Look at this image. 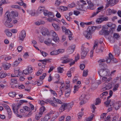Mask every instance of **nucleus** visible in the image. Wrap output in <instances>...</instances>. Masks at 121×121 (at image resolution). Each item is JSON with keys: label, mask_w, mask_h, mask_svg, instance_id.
Segmentation results:
<instances>
[{"label": "nucleus", "mask_w": 121, "mask_h": 121, "mask_svg": "<svg viewBox=\"0 0 121 121\" xmlns=\"http://www.w3.org/2000/svg\"><path fill=\"white\" fill-rule=\"evenodd\" d=\"M99 34L100 35L108 36L109 35V32L108 30H102L99 31Z\"/></svg>", "instance_id": "ddd939ff"}, {"label": "nucleus", "mask_w": 121, "mask_h": 121, "mask_svg": "<svg viewBox=\"0 0 121 121\" xmlns=\"http://www.w3.org/2000/svg\"><path fill=\"white\" fill-rule=\"evenodd\" d=\"M40 51L42 55L44 57H46L48 55L47 53L44 52L40 50Z\"/></svg>", "instance_id": "8fccbe9b"}, {"label": "nucleus", "mask_w": 121, "mask_h": 121, "mask_svg": "<svg viewBox=\"0 0 121 121\" xmlns=\"http://www.w3.org/2000/svg\"><path fill=\"white\" fill-rule=\"evenodd\" d=\"M52 25L54 27L55 30H56L58 31L60 29V27L55 24H52Z\"/></svg>", "instance_id": "a211bd4d"}, {"label": "nucleus", "mask_w": 121, "mask_h": 121, "mask_svg": "<svg viewBox=\"0 0 121 121\" xmlns=\"http://www.w3.org/2000/svg\"><path fill=\"white\" fill-rule=\"evenodd\" d=\"M68 104L67 103H63L62 104L59 108L60 111V112H62L64 111L67 108Z\"/></svg>", "instance_id": "9b49d317"}, {"label": "nucleus", "mask_w": 121, "mask_h": 121, "mask_svg": "<svg viewBox=\"0 0 121 121\" xmlns=\"http://www.w3.org/2000/svg\"><path fill=\"white\" fill-rule=\"evenodd\" d=\"M5 70H7L11 66V64L9 63H7L4 64L3 65Z\"/></svg>", "instance_id": "2eb2a0df"}, {"label": "nucleus", "mask_w": 121, "mask_h": 121, "mask_svg": "<svg viewBox=\"0 0 121 121\" xmlns=\"http://www.w3.org/2000/svg\"><path fill=\"white\" fill-rule=\"evenodd\" d=\"M59 116V114L58 112H56L52 118L51 119L52 121H53L56 118Z\"/></svg>", "instance_id": "b1692460"}, {"label": "nucleus", "mask_w": 121, "mask_h": 121, "mask_svg": "<svg viewBox=\"0 0 121 121\" xmlns=\"http://www.w3.org/2000/svg\"><path fill=\"white\" fill-rule=\"evenodd\" d=\"M1 3H2L3 4L9 3L8 1L7 0H1Z\"/></svg>", "instance_id": "052dcab7"}, {"label": "nucleus", "mask_w": 121, "mask_h": 121, "mask_svg": "<svg viewBox=\"0 0 121 121\" xmlns=\"http://www.w3.org/2000/svg\"><path fill=\"white\" fill-rule=\"evenodd\" d=\"M86 95L85 94H82L80 97L79 99L80 100H82L84 99L86 97Z\"/></svg>", "instance_id": "6e6d98bb"}, {"label": "nucleus", "mask_w": 121, "mask_h": 121, "mask_svg": "<svg viewBox=\"0 0 121 121\" xmlns=\"http://www.w3.org/2000/svg\"><path fill=\"white\" fill-rule=\"evenodd\" d=\"M25 37V36H23L20 35L19 37V38L20 40L23 41Z\"/></svg>", "instance_id": "338daca9"}, {"label": "nucleus", "mask_w": 121, "mask_h": 121, "mask_svg": "<svg viewBox=\"0 0 121 121\" xmlns=\"http://www.w3.org/2000/svg\"><path fill=\"white\" fill-rule=\"evenodd\" d=\"M106 59L107 63H109L110 62L111 60L113 59V57L112 54L110 53L108 55V56L106 57Z\"/></svg>", "instance_id": "f8f14e48"}, {"label": "nucleus", "mask_w": 121, "mask_h": 121, "mask_svg": "<svg viewBox=\"0 0 121 121\" xmlns=\"http://www.w3.org/2000/svg\"><path fill=\"white\" fill-rule=\"evenodd\" d=\"M20 35L26 36V33L25 31L24 30H22L21 32Z\"/></svg>", "instance_id": "0e129e2a"}, {"label": "nucleus", "mask_w": 121, "mask_h": 121, "mask_svg": "<svg viewBox=\"0 0 121 121\" xmlns=\"http://www.w3.org/2000/svg\"><path fill=\"white\" fill-rule=\"evenodd\" d=\"M88 71L87 70H84L83 73V76H86L88 75Z\"/></svg>", "instance_id": "13d9d810"}, {"label": "nucleus", "mask_w": 121, "mask_h": 121, "mask_svg": "<svg viewBox=\"0 0 121 121\" xmlns=\"http://www.w3.org/2000/svg\"><path fill=\"white\" fill-rule=\"evenodd\" d=\"M119 87V84H117L114 87L112 90L113 91H115L117 90L118 88Z\"/></svg>", "instance_id": "473e14b6"}, {"label": "nucleus", "mask_w": 121, "mask_h": 121, "mask_svg": "<svg viewBox=\"0 0 121 121\" xmlns=\"http://www.w3.org/2000/svg\"><path fill=\"white\" fill-rule=\"evenodd\" d=\"M101 103V100L100 98H98L96 99L95 105H97Z\"/></svg>", "instance_id": "c9c22d12"}, {"label": "nucleus", "mask_w": 121, "mask_h": 121, "mask_svg": "<svg viewBox=\"0 0 121 121\" xmlns=\"http://www.w3.org/2000/svg\"><path fill=\"white\" fill-rule=\"evenodd\" d=\"M75 46L74 45H72L71 46H70L69 48L70 49H72L71 52H73L74 50L75 49Z\"/></svg>", "instance_id": "5fc2aeb1"}, {"label": "nucleus", "mask_w": 121, "mask_h": 121, "mask_svg": "<svg viewBox=\"0 0 121 121\" xmlns=\"http://www.w3.org/2000/svg\"><path fill=\"white\" fill-rule=\"evenodd\" d=\"M107 25L108 27H111L113 29H114L116 27V26L115 24H113L111 22L108 23Z\"/></svg>", "instance_id": "6ab92c4d"}, {"label": "nucleus", "mask_w": 121, "mask_h": 121, "mask_svg": "<svg viewBox=\"0 0 121 121\" xmlns=\"http://www.w3.org/2000/svg\"><path fill=\"white\" fill-rule=\"evenodd\" d=\"M43 35L45 36L46 35V34L48 35L49 34V32L47 29H45L43 30L42 32Z\"/></svg>", "instance_id": "5701e85b"}, {"label": "nucleus", "mask_w": 121, "mask_h": 121, "mask_svg": "<svg viewBox=\"0 0 121 121\" xmlns=\"http://www.w3.org/2000/svg\"><path fill=\"white\" fill-rule=\"evenodd\" d=\"M43 69H41L38 70L36 73V75L37 76H39V75L43 73Z\"/></svg>", "instance_id": "e433bc0d"}, {"label": "nucleus", "mask_w": 121, "mask_h": 121, "mask_svg": "<svg viewBox=\"0 0 121 121\" xmlns=\"http://www.w3.org/2000/svg\"><path fill=\"white\" fill-rule=\"evenodd\" d=\"M11 13L13 16V17L14 18L16 17H17L18 16V13L17 12L12 11L11 12Z\"/></svg>", "instance_id": "a878e982"}, {"label": "nucleus", "mask_w": 121, "mask_h": 121, "mask_svg": "<svg viewBox=\"0 0 121 121\" xmlns=\"http://www.w3.org/2000/svg\"><path fill=\"white\" fill-rule=\"evenodd\" d=\"M66 35H69L68 37L70 40H72L73 38V36H72V33L70 31H69V32H68V34Z\"/></svg>", "instance_id": "c756f323"}, {"label": "nucleus", "mask_w": 121, "mask_h": 121, "mask_svg": "<svg viewBox=\"0 0 121 121\" xmlns=\"http://www.w3.org/2000/svg\"><path fill=\"white\" fill-rule=\"evenodd\" d=\"M4 25L7 27H11L13 26V25L10 22L5 23Z\"/></svg>", "instance_id": "7c9ffc66"}, {"label": "nucleus", "mask_w": 121, "mask_h": 121, "mask_svg": "<svg viewBox=\"0 0 121 121\" xmlns=\"http://www.w3.org/2000/svg\"><path fill=\"white\" fill-rule=\"evenodd\" d=\"M81 87V86H77V85H75L74 86V89L73 91V93H75L76 91H77L78 89Z\"/></svg>", "instance_id": "cd10ccee"}, {"label": "nucleus", "mask_w": 121, "mask_h": 121, "mask_svg": "<svg viewBox=\"0 0 121 121\" xmlns=\"http://www.w3.org/2000/svg\"><path fill=\"white\" fill-rule=\"evenodd\" d=\"M103 21L102 17L98 18L96 21V22L98 24L101 23Z\"/></svg>", "instance_id": "79ce46f5"}, {"label": "nucleus", "mask_w": 121, "mask_h": 121, "mask_svg": "<svg viewBox=\"0 0 121 121\" xmlns=\"http://www.w3.org/2000/svg\"><path fill=\"white\" fill-rule=\"evenodd\" d=\"M39 61L42 62V63L44 65H45L46 64V62L49 61V60L48 59H45L43 60H40Z\"/></svg>", "instance_id": "393cba45"}, {"label": "nucleus", "mask_w": 121, "mask_h": 121, "mask_svg": "<svg viewBox=\"0 0 121 121\" xmlns=\"http://www.w3.org/2000/svg\"><path fill=\"white\" fill-rule=\"evenodd\" d=\"M50 113H48L47 115L45 116L43 118L46 121H47L48 119L50 118L51 117L49 116Z\"/></svg>", "instance_id": "f704fd0d"}, {"label": "nucleus", "mask_w": 121, "mask_h": 121, "mask_svg": "<svg viewBox=\"0 0 121 121\" xmlns=\"http://www.w3.org/2000/svg\"><path fill=\"white\" fill-rule=\"evenodd\" d=\"M113 0H107V2L108 4H110L111 6H112L115 5L116 4Z\"/></svg>", "instance_id": "aec40b11"}, {"label": "nucleus", "mask_w": 121, "mask_h": 121, "mask_svg": "<svg viewBox=\"0 0 121 121\" xmlns=\"http://www.w3.org/2000/svg\"><path fill=\"white\" fill-rule=\"evenodd\" d=\"M113 36L114 37L117 39H118L120 37L119 34L117 33H114Z\"/></svg>", "instance_id": "bf43d9fd"}, {"label": "nucleus", "mask_w": 121, "mask_h": 121, "mask_svg": "<svg viewBox=\"0 0 121 121\" xmlns=\"http://www.w3.org/2000/svg\"><path fill=\"white\" fill-rule=\"evenodd\" d=\"M60 9L61 11H64L67 10L68 9V8L67 7L61 6L60 7Z\"/></svg>", "instance_id": "58836bf2"}, {"label": "nucleus", "mask_w": 121, "mask_h": 121, "mask_svg": "<svg viewBox=\"0 0 121 121\" xmlns=\"http://www.w3.org/2000/svg\"><path fill=\"white\" fill-rule=\"evenodd\" d=\"M91 109H92V111L93 112H95V109H96V108L94 105L92 104L91 105Z\"/></svg>", "instance_id": "4d7b16f0"}, {"label": "nucleus", "mask_w": 121, "mask_h": 121, "mask_svg": "<svg viewBox=\"0 0 121 121\" xmlns=\"http://www.w3.org/2000/svg\"><path fill=\"white\" fill-rule=\"evenodd\" d=\"M9 95L10 97H13L15 96V94L14 92L13 91H12L9 93Z\"/></svg>", "instance_id": "37998d69"}, {"label": "nucleus", "mask_w": 121, "mask_h": 121, "mask_svg": "<svg viewBox=\"0 0 121 121\" xmlns=\"http://www.w3.org/2000/svg\"><path fill=\"white\" fill-rule=\"evenodd\" d=\"M64 70L63 68L59 67L57 68V71L59 73H61L63 72Z\"/></svg>", "instance_id": "603ef678"}, {"label": "nucleus", "mask_w": 121, "mask_h": 121, "mask_svg": "<svg viewBox=\"0 0 121 121\" xmlns=\"http://www.w3.org/2000/svg\"><path fill=\"white\" fill-rule=\"evenodd\" d=\"M8 75L6 73H0V78H5L6 76Z\"/></svg>", "instance_id": "a18cd8bd"}, {"label": "nucleus", "mask_w": 121, "mask_h": 121, "mask_svg": "<svg viewBox=\"0 0 121 121\" xmlns=\"http://www.w3.org/2000/svg\"><path fill=\"white\" fill-rule=\"evenodd\" d=\"M94 27L89 26L86 31H85L83 33V34L85 38L88 39H90L92 38V34L93 31Z\"/></svg>", "instance_id": "f03ea898"}, {"label": "nucleus", "mask_w": 121, "mask_h": 121, "mask_svg": "<svg viewBox=\"0 0 121 121\" xmlns=\"http://www.w3.org/2000/svg\"><path fill=\"white\" fill-rule=\"evenodd\" d=\"M98 73L100 76L101 77L109 76L110 75L109 70L106 69H100Z\"/></svg>", "instance_id": "20e7f679"}, {"label": "nucleus", "mask_w": 121, "mask_h": 121, "mask_svg": "<svg viewBox=\"0 0 121 121\" xmlns=\"http://www.w3.org/2000/svg\"><path fill=\"white\" fill-rule=\"evenodd\" d=\"M43 13L45 16H48V17H54V15L53 13L50 12H49L47 10H44Z\"/></svg>", "instance_id": "1a4fd4ad"}, {"label": "nucleus", "mask_w": 121, "mask_h": 121, "mask_svg": "<svg viewBox=\"0 0 121 121\" xmlns=\"http://www.w3.org/2000/svg\"><path fill=\"white\" fill-rule=\"evenodd\" d=\"M10 84H16L17 83V79L15 78H12L10 80Z\"/></svg>", "instance_id": "dca6fc26"}, {"label": "nucleus", "mask_w": 121, "mask_h": 121, "mask_svg": "<svg viewBox=\"0 0 121 121\" xmlns=\"http://www.w3.org/2000/svg\"><path fill=\"white\" fill-rule=\"evenodd\" d=\"M57 51L58 52V54L60 53H62L65 51V50L63 49H59Z\"/></svg>", "instance_id": "680f3d73"}, {"label": "nucleus", "mask_w": 121, "mask_h": 121, "mask_svg": "<svg viewBox=\"0 0 121 121\" xmlns=\"http://www.w3.org/2000/svg\"><path fill=\"white\" fill-rule=\"evenodd\" d=\"M53 101L50 100L48 99H47L46 101L48 102L49 104L52 106L55 107H57L58 106L57 104H61L62 102L60 100L56 99L55 97L53 98Z\"/></svg>", "instance_id": "7ed1b4c3"}, {"label": "nucleus", "mask_w": 121, "mask_h": 121, "mask_svg": "<svg viewBox=\"0 0 121 121\" xmlns=\"http://www.w3.org/2000/svg\"><path fill=\"white\" fill-rule=\"evenodd\" d=\"M88 8L90 9L93 10L95 9V7L93 4L91 3L88 4Z\"/></svg>", "instance_id": "bb28decb"}, {"label": "nucleus", "mask_w": 121, "mask_h": 121, "mask_svg": "<svg viewBox=\"0 0 121 121\" xmlns=\"http://www.w3.org/2000/svg\"><path fill=\"white\" fill-rule=\"evenodd\" d=\"M94 116V114L92 115L90 117H88L86 119V121H91Z\"/></svg>", "instance_id": "72a5a7b5"}, {"label": "nucleus", "mask_w": 121, "mask_h": 121, "mask_svg": "<svg viewBox=\"0 0 121 121\" xmlns=\"http://www.w3.org/2000/svg\"><path fill=\"white\" fill-rule=\"evenodd\" d=\"M121 106V101H118L114 104V109L116 110H118Z\"/></svg>", "instance_id": "9d476101"}, {"label": "nucleus", "mask_w": 121, "mask_h": 121, "mask_svg": "<svg viewBox=\"0 0 121 121\" xmlns=\"http://www.w3.org/2000/svg\"><path fill=\"white\" fill-rule=\"evenodd\" d=\"M46 76V74L45 73H44L42 76H40V77L39 80L42 81L44 78Z\"/></svg>", "instance_id": "de8ad7c7"}, {"label": "nucleus", "mask_w": 121, "mask_h": 121, "mask_svg": "<svg viewBox=\"0 0 121 121\" xmlns=\"http://www.w3.org/2000/svg\"><path fill=\"white\" fill-rule=\"evenodd\" d=\"M4 32L6 35L8 37H11L12 35V33L9 31L8 29H6L5 30H4Z\"/></svg>", "instance_id": "412c9836"}, {"label": "nucleus", "mask_w": 121, "mask_h": 121, "mask_svg": "<svg viewBox=\"0 0 121 121\" xmlns=\"http://www.w3.org/2000/svg\"><path fill=\"white\" fill-rule=\"evenodd\" d=\"M112 86V85L110 83H108L105 87L103 88L104 90H109L111 89Z\"/></svg>", "instance_id": "f3484780"}, {"label": "nucleus", "mask_w": 121, "mask_h": 121, "mask_svg": "<svg viewBox=\"0 0 121 121\" xmlns=\"http://www.w3.org/2000/svg\"><path fill=\"white\" fill-rule=\"evenodd\" d=\"M19 63V62L17 60H16L13 63V65L14 67L17 66L18 65Z\"/></svg>", "instance_id": "c03bdc74"}, {"label": "nucleus", "mask_w": 121, "mask_h": 121, "mask_svg": "<svg viewBox=\"0 0 121 121\" xmlns=\"http://www.w3.org/2000/svg\"><path fill=\"white\" fill-rule=\"evenodd\" d=\"M107 113H104L102 114L101 116V119H105Z\"/></svg>", "instance_id": "3c124183"}, {"label": "nucleus", "mask_w": 121, "mask_h": 121, "mask_svg": "<svg viewBox=\"0 0 121 121\" xmlns=\"http://www.w3.org/2000/svg\"><path fill=\"white\" fill-rule=\"evenodd\" d=\"M44 11L43 9L41 7H39L37 11V13H41Z\"/></svg>", "instance_id": "49530a36"}, {"label": "nucleus", "mask_w": 121, "mask_h": 121, "mask_svg": "<svg viewBox=\"0 0 121 121\" xmlns=\"http://www.w3.org/2000/svg\"><path fill=\"white\" fill-rule=\"evenodd\" d=\"M112 13V10L110 9H107L106 11V13L107 15H110Z\"/></svg>", "instance_id": "09e8293b"}, {"label": "nucleus", "mask_w": 121, "mask_h": 121, "mask_svg": "<svg viewBox=\"0 0 121 121\" xmlns=\"http://www.w3.org/2000/svg\"><path fill=\"white\" fill-rule=\"evenodd\" d=\"M45 110V107H41L40 109V112L38 114H36L35 116V119L37 121L40 119L42 116V115L43 114V113Z\"/></svg>", "instance_id": "423d86ee"}, {"label": "nucleus", "mask_w": 121, "mask_h": 121, "mask_svg": "<svg viewBox=\"0 0 121 121\" xmlns=\"http://www.w3.org/2000/svg\"><path fill=\"white\" fill-rule=\"evenodd\" d=\"M5 18L6 20L5 23L10 22L12 19L10 16V13L8 12H6L5 13Z\"/></svg>", "instance_id": "6e6552de"}, {"label": "nucleus", "mask_w": 121, "mask_h": 121, "mask_svg": "<svg viewBox=\"0 0 121 121\" xmlns=\"http://www.w3.org/2000/svg\"><path fill=\"white\" fill-rule=\"evenodd\" d=\"M50 54L52 55H55L58 54V52L57 50L51 52Z\"/></svg>", "instance_id": "4c0bfd02"}, {"label": "nucleus", "mask_w": 121, "mask_h": 121, "mask_svg": "<svg viewBox=\"0 0 121 121\" xmlns=\"http://www.w3.org/2000/svg\"><path fill=\"white\" fill-rule=\"evenodd\" d=\"M17 106H16L15 104L13 105V109L15 113H16L18 112L17 111Z\"/></svg>", "instance_id": "ea45409f"}, {"label": "nucleus", "mask_w": 121, "mask_h": 121, "mask_svg": "<svg viewBox=\"0 0 121 121\" xmlns=\"http://www.w3.org/2000/svg\"><path fill=\"white\" fill-rule=\"evenodd\" d=\"M52 40L49 38L48 39L44 41L45 43L48 46H49L50 44H51L52 46L53 45V44L52 43Z\"/></svg>", "instance_id": "4468645a"}, {"label": "nucleus", "mask_w": 121, "mask_h": 121, "mask_svg": "<svg viewBox=\"0 0 121 121\" xmlns=\"http://www.w3.org/2000/svg\"><path fill=\"white\" fill-rule=\"evenodd\" d=\"M76 5L74 3H72L70 4H69L68 6L70 8H72L74 7H75Z\"/></svg>", "instance_id": "e2e57ef3"}, {"label": "nucleus", "mask_w": 121, "mask_h": 121, "mask_svg": "<svg viewBox=\"0 0 121 121\" xmlns=\"http://www.w3.org/2000/svg\"><path fill=\"white\" fill-rule=\"evenodd\" d=\"M51 33L52 36L54 37L52 39L56 43L57 42H59V37H57V35L56 33L54 31H51Z\"/></svg>", "instance_id": "0eeeda50"}, {"label": "nucleus", "mask_w": 121, "mask_h": 121, "mask_svg": "<svg viewBox=\"0 0 121 121\" xmlns=\"http://www.w3.org/2000/svg\"><path fill=\"white\" fill-rule=\"evenodd\" d=\"M79 56L78 54H77V56L75 57V60H73L72 58H69V56L67 55H65L63 56L60 58V60L62 61L61 63L62 64H65L70 62L69 65L70 66H72L74 64L76 61L78 60L79 59Z\"/></svg>", "instance_id": "f257e3e1"}, {"label": "nucleus", "mask_w": 121, "mask_h": 121, "mask_svg": "<svg viewBox=\"0 0 121 121\" xmlns=\"http://www.w3.org/2000/svg\"><path fill=\"white\" fill-rule=\"evenodd\" d=\"M104 7L101 6L98 8L97 10V13H99L101 11H102L104 9Z\"/></svg>", "instance_id": "a19ab883"}, {"label": "nucleus", "mask_w": 121, "mask_h": 121, "mask_svg": "<svg viewBox=\"0 0 121 121\" xmlns=\"http://www.w3.org/2000/svg\"><path fill=\"white\" fill-rule=\"evenodd\" d=\"M108 94V92L107 91H105L103 92L102 94L100 95V96L103 95V97H104L106 95Z\"/></svg>", "instance_id": "774afa93"}, {"label": "nucleus", "mask_w": 121, "mask_h": 121, "mask_svg": "<svg viewBox=\"0 0 121 121\" xmlns=\"http://www.w3.org/2000/svg\"><path fill=\"white\" fill-rule=\"evenodd\" d=\"M115 55L116 56H118L120 54V51L119 49H114Z\"/></svg>", "instance_id": "2f4dec72"}, {"label": "nucleus", "mask_w": 121, "mask_h": 121, "mask_svg": "<svg viewBox=\"0 0 121 121\" xmlns=\"http://www.w3.org/2000/svg\"><path fill=\"white\" fill-rule=\"evenodd\" d=\"M102 78V81L104 82H105L107 83V78L105 77H103Z\"/></svg>", "instance_id": "69168bd1"}, {"label": "nucleus", "mask_w": 121, "mask_h": 121, "mask_svg": "<svg viewBox=\"0 0 121 121\" xmlns=\"http://www.w3.org/2000/svg\"><path fill=\"white\" fill-rule=\"evenodd\" d=\"M62 29L63 31L65 32V34L66 35L68 34L69 31H70L68 29H67L66 27L64 26H63L62 27Z\"/></svg>", "instance_id": "4be33fe9"}, {"label": "nucleus", "mask_w": 121, "mask_h": 121, "mask_svg": "<svg viewBox=\"0 0 121 121\" xmlns=\"http://www.w3.org/2000/svg\"><path fill=\"white\" fill-rule=\"evenodd\" d=\"M104 121H111V118L110 115H108L104 119Z\"/></svg>", "instance_id": "864d4df0"}, {"label": "nucleus", "mask_w": 121, "mask_h": 121, "mask_svg": "<svg viewBox=\"0 0 121 121\" xmlns=\"http://www.w3.org/2000/svg\"><path fill=\"white\" fill-rule=\"evenodd\" d=\"M70 94V91L69 90H68L65 92V96L67 98L69 96Z\"/></svg>", "instance_id": "c85d7f7f"}, {"label": "nucleus", "mask_w": 121, "mask_h": 121, "mask_svg": "<svg viewBox=\"0 0 121 121\" xmlns=\"http://www.w3.org/2000/svg\"><path fill=\"white\" fill-rule=\"evenodd\" d=\"M84 44H83L82 45L81 48V58L82 59H84L86 57L89 51L88 48H86L84 47Z\"/></svg>", "instance_id": "39448f33"}]
</instances>
